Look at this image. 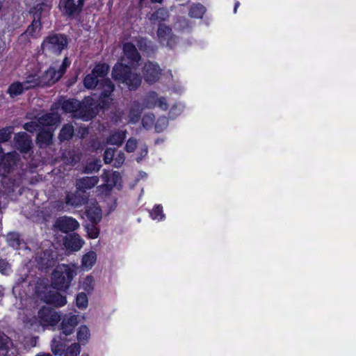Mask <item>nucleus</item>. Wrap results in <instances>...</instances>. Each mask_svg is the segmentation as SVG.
Returning <instances> with one entry per match:
<instances>
[{"mask_svg": "<svg viewBox=\"0 0 356 356\" xmlns=\"http://www.w3.org/2000/svg\"><path fill=\"white\" fill-rule=\"evenodd\" d=\"M7 2L6 0H0V15L5 13L8 8V6H6V4Z\"/></svg>", "mask_w": 356, "mask_h": 356, "instance_id": "680f3d73", "label": "nucleus"}, {"mask_svg": "<svg viewBox=\"0 0 356 356\" xmlns=\"http://www.w3.org/2000/svg\"><path fill=\"white\" fill-rule=\"evenodd\" d=\"M58 8L64 17L74 19L77 16L74 0H60Z\"/></svg>", "mask_w": 356, "mask_h": 356, "instance_id": "dca6fc26", "label": "nucleus"}, {"mask_svg": "<svg viewBox=\"0 0 356 356\" xmlns=\"http://www.w3.org/2000/svg\"><path fill=\"white\" fill-rule=\"evenodd\" d=\"M81 351V347L79 343H74L68 346L65 350L64 356H78Z\"/></svg>", "mask_w": 356, "mask_h": 356, "instance_id": "a18cd8bd", "label": "nucleus"}, {"mask_svg": "<svg viewBox=\"0 0 356 356\" xmlns=\"http://www.w3.org/2000/svg\"><path fill=\"white\" fill-rule=\"evenodd\" d=\"M38 263L44 269L52 268L56 263V257L51 250L43 251L38 257Z\"/></svg>", "mask_w": 356, "mask_h": 356, "instance_id": "2eb2a0df", "label": "nucleus"}, {"mask_svg": "<svg viewBox=\"0 0 356 356\" xmlns=\"http://www.w3.org/2000/svg\"><path fill=\"white\" fill-rule=\"evenodd\" d=\"M78 323V316L76 315H65L60 325L61 332L58 335L59 339L60 340H67L66 337L74 332Z\"/></svg>", "mask_w": 356, "mask_h": 356, "instance_id": "1a4fd4ad", "label": "nucleus"}, {"mask_svg": "<svg viewBox=\"0 0 356 356\" xmlns=\"http://www.w3.org/2000/svg\"><path fill=\"white\" fill-rule=\"evenodd\" d=\"M163 125L164 127H166L168 125V120L166 118H159L156 124H155V129L157 132H161L163 130V127H160V125Z\"/></svg>", "mask_w": 356, "mask_h": 356, "instance_id": "5fc2aeb1", "label": "nucleus"}, {"mask_svg": "<svg viewBox=\"0 0 356 356\" xmlns=\"http://www.w3.org/2000/svg\"><path fill=\"white\" fill-rule=\"evenodd\" d=\"M99 178L97 176L83 177L76 181V188L79 191H85L92 188L97 184Z\"/></svg>", "mask_w": 356, "mask_h": 356, "instance_id": "aec40b11", "label": "nucleus"}, {"mask_svg": "<svg viewBox=\"0 0 356 356\" xmlns=\"http://www.w3.org/2000/svg\"><path fill=\"white\" fill-rule=\"evenodd\" d=\"M150 217L153 220H163L165 218L163 207L161 204H156L149 212Z\"/></svg>", "mask_w": 356, "mask_h": 356, "instance_id": "4c0bfd02", "label": "nucleus"}, {"mask_svg": "<svg viewBox=\"0 0 356 356\" xmlns=\"http://www.w3.org/2000/svg\"><path fill=\"white\" fill-rule=\"evenodd\" d=\"M142 72L144 80L148 84H153L157 82L162 74V70L159 65L152 61H147L145 63Z\"/></svg>", "mask_w": 356, "mask_h": 356, "instance_id": "0eeeda50", "label": "nucleus"}, {"mask_svg": "<svg viewBox=\"0 0 356 356\" xmlns=\"http://www.w3.org/2000/svg\"><path fill=\"white\" fill-rule=\"evenodd\" d=\"M55 226L63 233L74 232L79 227V222L72 217H60L56 221Z\"/></svg>", "mask_w": 356, "mask_h": 356, "instance_id": "f8f14e48", "label": "nucleus"}, {"mask_svg": "<svg viewBox=\"0 0 356 356\" xmlns=\"http://www.w3.org/2000/svg\"><path fill=\"white\" fill-rule=\"evenodd\" d=\"M88 219L92 224H97L102 219V212L99 207H89L86 211Z\"/></svg>", "mask_w": 356, "mask_h": 356, "instance_id": "c85d7f7f", "label": "nucleus"}, {"mask_svg": "<svg viewBox=\"0 0 356 356\" xmlns=\"http://www.w3.org/2000/svg\"><path fill=\"white\" fill-rule=\"evenodd\" d=\"M158 98V95L156 92H149L144 99L145 107L149 109L155 108L157 104Z\"/></svg>", "mask_w": 356, "mask_h": 356, "instance_id": "f704fd0d", "label": "nucleus"}, {"mask_svg": "<svg viewBox=\"0 0 356 356\" xmlns=\"http://www.w3.org/2000/svg\"><path fill=\"white\" fill-rule=\"evenodd\" d=\"M115 149L107 147L104 152L103 160L106 164H109L113 160Z\"/></svg>", "mask_w": 356, "mask_h": 356, "instance_id": "49530a36", "label": "nucleus"}, {"mask_svg": "<svg viewBox=\"0 0 356 356\" xmlns=\"http://www.w3.org/2000/svg\"><path fill=\"white\" fill-rule=\"evenodd\" d=\"M86 202V200L79 195L68 193L65 196V203L74 207H79Z\"/></svg>", "mask_w": 356, "mask_h": 356, "instance_id": "393cba45", "label": "nucleus"}, {"mask_svg": "<svg viewBox=\"0 0 356 356\" xmlns=\"http://www.w3.org/2000/svg\"><path fill=\"white\" fill-rule=\"evenodd\" d=\"M181 111L182 109L180 106L175 104L170 108L169 111V115L172 118H175L181 113Z\"/></svg>", "mask_w": 356, "mask_h": 356, "instance_id": "864d4df0", "label": "nucleus"}, {"mask_svg": "<svg viewBox=\"0 0 356 356\" xmlns=\"http://www.w3.org/2000/svg\"><path fill=\"white\" fill-rule=\"evenodd\" d=\"M53 136L51 131L42 129L37 134L36 143L40 147H47L52 144Z\"/></svg>", "mask_w": 356, "mask_h": 356, "instance_id": "6ab92c4d", "label": "nucleus"}, {"mask_svg": "<svg viewBox=\"0 0 356 356\" xmlns=\"http://www.w3.org/2000/svg\"><path fill=\"white\" fill-rule=\"evenodd\" d=\"M206 10V8L200 3H194L189 9L188 15L191 18L202 19Z\"/></svg>", "mask_w": 356, "mask_h": 356, "instance_id": "a878e982", "label": "nucleus"}, {"mask_svg": "<svg viewBox=\"0 0 356 356\" xmlns=\"http://www.w3.org/2000/svg\"><path fill=\"white\" fill-rule=\"evenodd\" d=\"M136 44L139 50L145 54L153 53L155 50V46L152 42L146 38L139 37L136 40Z\"/></svg>", "mask_w": 356, "mask_h": 356, "instance_id": "5701e85b", "label": "nucleus"}, {"mask_svg": "<svg viewBox=\"0 0 356 356\" xmlns=\"http://www.w3.org/2000/svg\"><path fill=\"white\" fill-rule=\"evenodd\" d=\"M60 116L57 113H46L38 118V122L43 127H51L58 124Z\"/></svg>", "mask_w": 356, "mask_h": 356, "instance_id": "a211bd4d", "label": "nucleus"}, {"mask_svg": "<svg viewBox=\"0 0 356 356\" xmlns=\"http://www.w3.org/2000/svg\"><path fill=\"white\" fill-rule=\"evenodd\" d=\"M240 6V3L239 1H236L235 2V4H234V13H236V11H237V8H238V6Z\"/></svg>", "mask_w": 356, "mask_h": 356, "instance_id": "e2e57ef3", "label": "nucleus"}, {"mask_svg": "<svg viewBox=\"0 0 356 356\" xmlns=\"http://www.w3.org/2000/svg\"><path fill=\"white\" fill-rule=\"evenodd\" d=\"M156 34L159 43L165 44L170 49L175 47L177 37L172 33V29L170 26L165 24H160L158 26Z\"/></svg>", "mask_w": 356, "mask_h": 356, "instance_id": "6e6552de", "label": "nucleus"}, {"mask_svg": "<svg viewBox=\"0 0 356 356\" xmlns=\"http://www.w3.org/2000/svg\"><path fill=\"white\" fill-rule=\"evenodd\" d=\"M95 225L96 224H92L86 227L88 237L92 239L97 238L99 234V229Z\"/></svg>", "mask_w": 356, "mask_h": 356, "instance_id": "09e8293b", "label": "nucleus"}, {"mask_svg": "<svg viewBox=\"0 0 356 356\" xmlns=\"http://www.w3.org/2000/svg\"><path fill=\"white\" fill-rule=\"evenodd\" d=\"M125 138V131H117L110 135V136L108 138V143L111 145H115L120 147L122 145Z\"/></svg>", "mask_w": 356, "mask_h": 356, "instance_id": "c756f323", "label": "nucleus"}, {"mask_svg": "<svg viewBox=\"0 0 356 356\" xmlns=\"http://www.w3.org/2000/svg\"><path fill=\"white\" fill-rule=\"evenodd\" d=\"M124 161V154L123 152H120L115 159L114 166L116 168L120 167Z\"/></svg>", "mask_w": 356, "mask_h": 356, "instance_id": "4d7b16f0", "label": "nucleus"}, {"mask_svg": "<svg viewBox=\"0 0 356 356\" xmlns=\"http://www.w3.org/2000/svg\"><path fill=\"white\" fill-rule=\"evenodd\" d=\"M130 117L132 122H136L139 120L140 118V113L138 111L134 113V111H131Z\"/></svg>", "mask_w": 356, "mask_h": 356, "instance_id": "bf43d9fd", "label": "nucleus"}, {"mask_svg": "<svg viewBox=\"0 0 356 356\" xmlns=\"http://www.w3.org/2000/svg\"><path fill=\"white\" fill-rule=\"evenodd\" d=\"M99 109L102 108L99 105V98L95 104L92 98L88 97L83 103H80L77 115L84 121H88L97 116Z\"/></svg>", "mask_w": 356, "mask_h": 356, "instance_id": "39448f33", "label": "nucleus"}, {"mask_svg": "<svg viewBox=\"0 0 356 356\" xmlns=\"http://www.w3.org/2000/svg\"><path fill=\"white\" fill-rule=\"evenodd\" d=\"M40 78L43 87L53 86L61 79L54 67H50L45 70Z\"/></svg>", "mask_w": 356, "mask_h": 356, "instance_id": "f3484780", "label": "nucleus"}, {"mask_svg": "<svg viewBox=\"0 0 356 356\" xmlns=\"http://www.w3.org/2000/svg\"><path fill=\"white\" fill-rule=\"evenodd\" d=\"M35 356H52L51 355H50L49 353H40V354H38L36 355Z\"/></svg>", "mask_w": 356, "mask_h": 356, "instance_id": "69168bd1", "label": "nucleus"}, {"mask_svg": "<svg viewBox=\"0 0 356 356\" xmlns=\"http://www.w3.org/2000/svg\"><path fill=\"white\" fill-rule=\"evenodd\" d=\"M76 272L70 265H58L51 273V287L58 291H66L71 286Z\"/></svg>", "mask_w": 356, "mask_h": 356, "instance_id": "7ed1b4c3", "label": "nucleus"}, {"mask_svg": "<svg viewBox=\"0 0 356 356\" xmlns=\"http://www.w3.org/2000/svg\"><path fill=\"white\" fill-rule=\"evenodd\" d=\"M16 148L23 154H27L32 148V140L26 132H19L14 138Z\"/></svg>", "mask_w": 356, "mask_h": 356, "instance_id": "9b49d317", "label": "nucleus"}, {"mask_svg": "<svg viewBox=\"0 0 356 356\" xmlns=\"http://www.w3.org/2000/svg\"><path fill=\"white\" fill-rule=\"evenodd\" d=\"M40 323L43 327L55 326L61 320L60 314L54 309L42 307L38 311Z\"/></svg>", "mask_w": 356, "mask_h": 356, "instance_id": "423d86ee", "label": "nucleus"}, {"mask_svg": "<svg viewBox=\"0 0 356 356\" xmlns=\"http://www.w3.org/2000/svg\"><path fill=\"white\" fill-rule=\"evenodd\" d=\"M156 106L159 107L163 111L168 110V105L165 98L163 97L158 98Z\"/></svg>", "mask_w": 356, "mask_h": 356, "instance_id": "6e6d98bb", "label": "nucleus"}, {"mask_svg": "<svg viewBox=\"0 0 356 356\" xmlns=\"http://www.w3.org/2000/svg\"><path fill=\"white\" fill-rule=\"evenodd\" d=\"M70 60L68 57L65 56L63 60L61 65L59 67L58 70H56L59 76H60L61 78L63 76V75L65 74L67 71V69L70 67Z\"/></svg>", "mask_w": 356, "mask_h": 356, "instance_id": "de8ad7c7", "label": "nucleus"}, {"mask_svg": "<svg viewBox=\"0 0 356 356\" xmlns=\"http://www.w3.org/2000/svg\"><path fill=\"white\" fill-rule=\"evenodd\" d=\"M83 243L84 241L76 233L68 234L63 239V245L67 250L70 251L75 252L79 250Z\"/></svg>", "mask_w": 356, "mask_h": 356, "instance_id": "ddd939ff", "label": "nucleus"}, {"mask_svg": "<svg viewBox=\"0 0 356 356\" xmlns=\"http://www.w3.org/2000/svg\"><path fill=\"white\" fill-rule=\"evenodd\" d=\"M23 84H24V86L29 87V90H31L32 88H34L35 87H42L43 88V86L42 85V81L40 76H38L36 74H29L26 80L22 82Z\"/></svg>", "mask_w": 356, "mask_h": 356, "instance_id": "473e14b6", "label": "nucleus"}, {"mask_svg": "<svg viewBox=\"0 0 356 356\" xmlns=\"http://www.w3.org/2000/svg\"><path fill=\"white\" fill-rule=\"evenodd\" d=\"M74 129L72 124L67 123L61 128L58 138L62 143L71 140L74 136Z\"/></svg>", "mask_w": 356, "mask_h": 356, "instance_id": "b1692460", "label": "nucleus"}, {"mask_svg": "<svg viewBox=\"0 0 356 356\" xmlns=\"http://www.w3.org/2000/svg\"><path fill=\"white\" fill-rule=\"evenodd\" d=\"M97 260L96 253L93 251L85 254L81 259L82 267L88 270L92 268Z\"/></svg>", "mask_w": 356, "mask_h": 356, "instance_id": "cd10ccee", "label": "nucleus"}, {"mask_svg": "<svg viewBox=\"0 0 356 356\" xmlns=\"http://www.w3.org/2000/svg\"><path fill=\"white\" fill-rule=\"evenodd\" d=\"M29 88L24 86L22 82L14 81L8 86L6 92L9 95L10 97L15 98L22 95L24 91L29 90Z\"/></svg>", "mask_w": 356, "mask_h": 356, "instance_id": "4be33fe9", "label": "nucleus"}, {"mask_svg": "<svg viewBox=\"0 0 356 356\" xmlns=\"http://www.w3.org/2000/svg\"><path fill=\"white\" fill-rule=\"evenodd\" d=\"M39 125H40V124L38 122V121L37 122L31 121V122H26L24 124L23 128L28 132L33 133L38 128Z\"/></svg>", "mask_w": 356, "mask_h": 356, "instance_id": "603ef678", "label": "nucleus"}, {"mask_svg": "<svg viewBox=\"0 0 356 356\" xmlns=\"http://www.w3.org/2000/svg\"><path fill=\"white\" fill-rule=\"evenodd\" d=\"M6 241L8 245L13 249L18 250L23 240L17 232H10L7 234Z\"/></svg>", "mask_w": 356, "mask_h": 356, "instance_id": "7c9ffc66", "label": "nucleus"}, {"mask_svg": "<svg viewBox=\"0 0 356 356\" xmlns=\"http://www.w3.org/2000/svg\"><path fill=\"white\" fill-rule=\"evenodd\" d=\"M145 1V0H140V2H143V1Z\"/></svg>", "mask_w": 356, "mask_h": 356, "instance_id": "338daca9", "label": "nucleus"}, {"mask_svg": "<svg viewBox=\"0 0 356 356\" xmlns=\"http://www.w3.org/2000/svg\"><path fill=\"white\" fill-rule=\"evenodd\" d=\"M8 337L5 334H0V355L6 356L8 353Z\"/></svg>", "mask_w": 356, "mask_h": 356, "instance_id": "c03bdc74", "label": "nucleus"}, {"mask_svg": "<svg viewBox=\"0 0 356 356\" xmlns=\"http://www.w3.org/2000/svg\"><path fill=\"white\" fill-rule=\"evenodd\" d=\"M83 86L88 90L97 88L99 90V105L103 109H108L113 101L112 97L115 90V85L109 79H98L92 72L87 74L83 81Z\"/></svg>", "mask_w": 356, "mask_h": 356, "instance_id": "f257e3e1", "label": "nucleus"}, {"mask_svg": "<svg viewBox=\"0 0 356 356\" xmlns=\"http://www.w3.org/2000/svg\"><path fill=\"white\" fill-rule=\"evenodd\" d=\"M110 70V66L106 63H99L95 65L92 72L99 78L106 79L108 72Z\"/></svg>", "mask_w": 356, "mask_h": 356, "instance_id": "72a5a7b5", "label": "nucleus"}, {"mask_svg": "<svg viewBox=\"0 0 356 356\" xmlns=\"http://www.w3.org/2000/svg\"><path fill=\"white\" fill-rule=\"evenodd\" d=\"M152 3H161L163 0H150Z\"/></svg>", "mask_w": 356, "mask_h": 356, "instance_id": "0e129e2a", "label": "nucleus"}, {"mask_svg": "<svg viewBox=\"0 0 356 356\" xmlns=\"http://www.w3.org/2000/svg\"><path fill=\"white\" fill-rule=\"evenodd\" d=\"M154 122V117L150 115H145L142 118V125L143 127L148 129L152 127Z\"/></svg>", "mask_w": 356, "mask_h": 356, "instance_id": "3c124183", "label": "nucleus"}, {"mask_svg": "<svg viewBox=\"0 0 356 356\" xmlns=\"http://www.w3.org/2000/svg\"><path fill=\"white\" fill-rule=\"evenodd\" d=\"M137 147V141L136 139L130 138L126 143L124 149L129 153L134 152Z\"/></svg>", "mask_w": 356, "mask_h": 356, "instance_id": "8fccbe9b", "label": "nucleus"}, {"mask_svg": "<svg viewBox=\"0 0 356 356\" xmlns=\"http://www.w3.org/2000/svg\"><path fill=\"white\" fill-rule=\"evenodd\" d=\"M88 300L86 293H79L76 296V305L79 309H83L88 307Z\"/></svg>", "mask_w": 356, "mask_h": 356, "instance_id": "a19ab883", "label": "nucleus"}, {"mask_svg": "<svg viewBox=\"0 0 356 356\" xmlns=\"http://www.w3.org/2000/svg\"><path fill=\"white\" fill-rule=\"evenodd\" d=\"M94 283L93 277L87 275L83 282L82 288L86 292L90 293L94 290Z\"/></svg>", "mask_w": 356, "mask_h": 356, "instance_id": "37998d69", "label": "nucleus"}, {"mask_svg": "<svg viewBox=\"0 0 356 356\" xmlns=\"http://www.w3.org/2000/svg\"><path fill=\"white\" fill-rule=\"evenodd\" d=\"M102 167L101 161L95 159L88 163L83 168V172L89 174L98 172Z\"/></svg>", "mask_w": 356, "mask_h": 356, "instance_id": "e433bc0d", "label": "nucleus"}, {"mask_svg": "<svg viewBox=\"0 0 356 356\" xmlns=\"http://www.w3.org/2000/svg\"><path fill=\"white\" fill-rule=\"evenodd\" d=\"M67 45L68 39L66 35L53 33L49 35L43 40L41 47L43 51L59 56L63 50L67 48Z\"/></svg>", "mask_w": 356, "mask_h": 356, "instance_id": "20e7f679", "label": "nucleus"}, {"mask_svg": "<svg viewBox=\"0 0 356 356\" xmlns=\"http://www.w3.org/2000/svg\"><path fill=\"white\" fill-rule=\"evenodd\" d=\"M79 104H80V102H77L76 99H69L65 100L62 103L61 108H62V110L65 113H75L77 114Z\"/></svg>", "mask_w": 356, "mask_h": 356, "instance_id": "bb28decb", "label": "nucleus"}, {"mask_svg": "<svg viewBox=\"0 0 356 356\" xmlns=\"http://www.w3.org/2000/svg\"><path fill=\"white\" fill-rule=\"evenodd\" d=\"M66 340H60L59 337L54 338L51 342V351L55 355L61 356L65 350V344L63 341Z\"/></svg>", "mask_w": 356, "mask_h": 356, "instance_id": "2f4dec72", "label": "nucleus"}, {"mask_svg": "<svg viewBox=\"0 0 356 356\" xmlns=\"http://www.w3.org/2000/svg\"><path fill=\"white\" fill-rule=\"evenodd\" d=\"M44 302L55 307H63L67 303L65 296L58 291H48L44 296Z\"/></svg>", "mask_w": 356, "mask_h": 356, "instance_id": "4468645a", "label": "nucleus"}, {"mask_svg": "<svg viewBox=\"0 0 356 356\" xmlns=\"http://www.w3.org/2000/svg\"><path fill=\"white\" fill-rule=\"evenodd\" d=\"M111 76L115 81L123 84L130 91H136L142 83L140 74L133 72L130 65L121 62H117L114 65Z\"/></svg>", "mask_w": 356, "mask_h": 356, "instance_id": "f03ea898", "label": "nucleus"}, {"mask_svg": "<svg viewBox=\"0 0 356 356\" xmlns=\"http://www.w3.org/2000/svg\"><path fill=\"white\" fill-rule=\"evenodd\" d=\"M122 52L131 67L137 66L142 59L141 55L136 47L131 42L123 44Z\"/></svg>", "mask_w": 356, "mask_h": 356, "instance_id": "9d476101", "label": "nucleus"}, {"mask_svg": "<svg viewBox=\"0 0 356 356\" xmlns=\"http://www.w3.org/2000/svg\"><path fill=\"white\" fill-rule=\"evenodd\" d=\"M14 128L12 126L3 127L0 129V143L8 142L13 133Z\"/></svg>", "mask_w": 356, "mask_h": 356, "instance_id": "ea45409f", "label": "nucleus"}, {"mask_svg": "<svg viewBox=\"0 0 356 356\" xmlns=\"http://www.w3.org/2000/svg\"><path fill=\"white\" fill-rule=\"evenodd\" d=\"M168 17V11L164 8H160L152 14L151 19L163 22L165 21Z\"/></svg>", "mask_w": 356, "mask_h": 356, "instance_id": "c9c22d12", "label": "nucleus"}, {"mask_svg": "<svg viewBox=\"0 0 356 356\" xmlns=\"http://www.w3.org/2000/svg\"><path fill=\"white\" fill-rule=\"evenodd\" d=\"M47 7V3L44 2L37 3L31 11L33 14V19H37V21H41L42 13Z\"/></svg>", "mask_w": 356, "mask_h": 356, "instance_id": "58836bf2", "label": "nucleus"}, {"mask_svg": "<svg viewBox=\"0 0 356 356\" xmlns=\"http://www.w3.org/2000/svg\"><path fill=\"white\" fill-rule=\"evenodd\" d=\"M41 29V21H37V19H33L31 24L26 28V31L19 36V39L22 40V38L25 37L37 38L38 33L40 31Z\"/></svg>", "mask_w": 356, "mask_h": 356, "instance_id": "412c9836", "label": "nucleus"}, {"mask_svg": "<svg viewBox=\"0 0 356 356\" xmlns=\"http://www.w3.org/2000/svg\"><path fill=\"white\" fill-rule=\"evenodd\" d=\"M90 336V331L88 327L85 325H81L77 331V340L79 342H84L87 341Z\"/></svg>", "mask_w": 356, "mask_h": 356, "instance_id": "79ce46f5", "label": "nucleus"}, {"mask_svg": "<svg viewBox=\"0 0 356 356\" xmlns=\"http://www.w3.org/2000/svg\"><path fill=\"white\" fill-rule=\"evenodd\" d=\"M8 263L5 259H0V273H3L8 268Z\"/></svg>", "mask_w": 356, "mask_h": 356, "instance_id": "052dcab7", "label": "nucleus"}, {"mask_svg": "<svg viewBox=\"0 0 356 356\" xmlns=\"http://www.w3.org/2000/svg\"><path fill=\"white\" fill-rule=\"evenodd\" d=\"M84 2H85V0H78L77 4L75 3L76 12L77 16L81 13L83 6H84Z\"/></svg>", "mask_w": 356, "mask_h": 356, "instance_id": "13d9d810", "label": "nucleus"}]
</instances>
